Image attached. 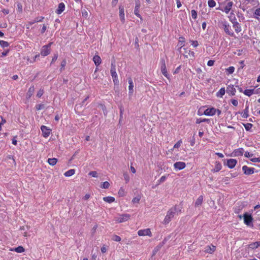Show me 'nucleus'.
<instances>
[{"mask_svg":"<svg viewBox=\"0 0 260 260\" xmlns=\"http://www.w3.org/2000/svg\"><path fill=\"white\" fill-rule=\"evenodd\" d=\"M237 162V161L235 159L231 158L227 160V166L229 168L232 169L234 168Z\"/></svg>","mask_w":260,"mask_h":260,"instance_id":"nucleus-18","label":"nucleus"},{"mask_svg":"<svg viewBox=\"0 0 260 260\" xmlns=\"http://www.w3.org/2000/svg\"><path fill=\"white\" fill-rule=\"evenodd\" d=\"M242 170L245 175H249L254 173V169L253 168H249L246 166L242 167Z\"/></svg>","mask_w":260,"mask_h":260,"instance_id":"nucleus-13","label":"nucleus"},{"mask_svg":"<svg viewBox=\"0 0 260 260\" xmlns=\"http://www.w3.org/2000/svg\"><path fill=\"white\" fill-rule=\"evenodd\" d=\"M138 234L139 236H152V234L149 229L144 230H141L138 232Z\"/></svg>","mask_w":260,"mask_h":260,"instance_id":"nucleus-8","label":"nucleus"},{"mask_svg":"<svg viewBox=\"0 0 260 260\" xmlns=\"http://www.w3.org/2000/svg\"><path fill=\"white\" fill-rule=\"evenodd\" d=\"M160 69L161 73L164 76H165L167 79H170V75L168 74L167 68L166 66L165 60L163 58L160 59Z\"/></svg>","mask_w":260,"mask_h":260,"instance_id":"nucleus-5","label":"nucleus"},{"mask_svg":"<svg viewBox=\"0 0 260 260\" xmlns=\"http://www.w3.org/2000/svg\"><path fill=\"white\" fill-rule=\"evenodd\" d=\"M41 129L44 137L47 138L49 136L51 129L48 128L47 126L45 125H42L41 127Z\"/></svg>","mask_w":260,"mask_h":260,"instance_id":"nucleus-11","label":"nucleus"},{"mask_svg":"<svg viewBox=\"0 0 260 260\" xmlns=\"http://www.w3.org/2000/svg\"><path fill=\"white\" fill-rule=\"evenodd\" d=\"M231 102V103L235 106H237L238 104V102L237 100L232 99Z\"/></svg>","mask_w":260,"mask_h":260,"instance_id":"nucleus-58","label":"nucleus"},{"mask_svg":"<svg viewBox=\"0 0 260 260\" xmlns=\"http://www.w3.org/2000/svg\"><path fill=\"white\" fill-rule=\"evenodd\" d=\"M216 113V109L212 107L205 110L204 114L207 116H213Z\"/></svg>","mask_w":260,"mask_h":260,"instance_id":"nucleus-10","label":"nucleus"},{"mask_svg":"<svg viewBox=\"0 0 260 260\" xmlns=\"http://www.w3.org/2000/svg\"><path fill=\"white\" fill-rule=\"evenodd\" d=\"M182 143V141L181 140H179L178 141L174 146V148H179L180 145H181V144Z\"/></svg>","mask_w":260,"mask_h":260,"instance_id":"nucleus-56","label":"nucleus"},{"mask_svg":"<svg viewBox=\"0 0 260 260\" xmlns=\"http://www.w3.org/2000/svg\"><path fill=\"white\" fill-rule=\"evenodd\" d=\"M244 152V150L242 148H240L235 149L232 153V156H240L243 155Z\"/></svg>","mask_w":260,"mask_h":260,"instance_id":"nucleus-16","label":"nucleus"},{"mask_svg":"<svg viewBox=\"0 0 260 260\" xmlns=\"http://www.w3.org/2000/svg\"><path fill=\"white\" fill-rule=\"evenodd\" d=\"M186 164L183 161H177L174 164V167L176 170H181L185 168Z\"/></svg>","mask_w":260,"mask_h":260,"instance_id":"nucleus-9","label":"nucleus"},{"mask_svg":"<svg viewBox=\"0 0 260 260\" xmlns=\"http://www.w3.org/2000/svg\"><path fill=\"white\" fill-rule=\"evenodd\" d=\"M103 200L106 202L111 203L114 202L115 198L113 197H106L103 198Z\"/></svg>","mask_w":260,"mask_h":260,"instance_id":"nucleus-34","label":"nucleus"},{"mask_svg":"<svg viewBox=\"0 0 260 260\" xmlns=\"http://www.w3.org/2000/svg\"><path fill=\"white\" fill-rule=\"evenodd\" d=\"M244 222L245 224L249 226H253L252 220L253 218L251 214L245 213L243 215Z\"/></svg>","mask_w":260,"mask_h":260,"instance_id":"nucleus-6","label":"nucleus"},{"mask_svg":"<svg viewBox=\"0 0 260 260\" xmlns=\"http://www.w3.org/2000/svg\"><path fill=\"white\" fill-rule=\"evenodd\" d=\"M141 199V197L139 196H138L135 198H134L132 200V203L133 204H136V203H139V202H140V200Z\"/></svg>","mask_w":260,"mask_h":260,"instance_id":"nucleus-42","label":"nucleus"},{"mask_svg":"<svg viewBox=\"0 0 260 260\" xmlns=\"http://www.w3.org/2000/svg\"><path fill=\"white\" fill-rule=\"evenodd\" d=\"M166 179V177L165 176H162L160 177V178L157 181L158 184H160L161 183L164 182Z\"/></svg>","mask_w":260,"mask_h":260,"instance_id":"nucleus-53","label":"nucleus"},{"mask_svg":"<svg viewBox=\"0 0 260 260\" xmlns=\"http://www.w3.org/2000/svg\"><path fill=\"white\" fill-rule=\"evenodd\" d=\"M233 5V2L232 1H229L227 3L223 9H220V10L224 12L226 14H228L231 11Z\"/></svg>","mask_w":260,"mask_h":260,"instance_id":"nucleus-12","label":"nucleus"},{"mask_svg":"<svg viewBox=\"0 0 260 260\" xmlns=\"http://www.w3.org/2000/svg\"><path fill=\"white\" fill-rule=\"evenodd\" d=\"M111 75L112 77L113 82L115 85H118L119 83V80L118 79L117 74L116 72V66L114 63H112L111 66L110 70Z\"/></svg>","mask_w":260,"mask_h":260,"instance_id":"nucleus-2","label":"nucleus"},{"mask_svg":"<svg viewBox=\"0 0 260 260\" xmlns=\"http://www.w3.org/2000/svg\"><path fill=\"white\" fill-rule=\"evenodd\" d=\"M215 250H216V247L213 245H210L207 246L205 248L204 251L206 253L211 254V253H213L215 251Z\"/></svg>","mask_w":260,"mask_h":260,"instance_id":"nucleus-19","label":"nucleus"},{"mask_svg":"<svg viewBox=\"0 0 260 260\" xmlns=\"http://www.w3.org/2000/svg\"><path fill=\"white\" fill-rule=\"evenodd\" d=\"M236 91L234 88V85H229L226 88V92L230 95H234Z\"/></svg>","mask_w":260,"mask_h":260,"instance_id":"nucleus-17","label":"nucleus"},{"mask_svg":"<svg viewBox=\"0 0 260 260\" xmlns=\"http://www.w3.org/2000/svg\"><path fill=\"white\" fill-rule=\"evenodd\" d=\"M66 63H67V62L65 59H64L62 61V62H61V64H60V66H61L60 70H62V69H64V67L66 65Z\"/></svg>","mask_w":260,"mask_h":260,"instance_id":"nucleus-57","label":"nucleus"},{"mask_svg":"<svg viewBox=\"0 0 260 260\" xmlns=\"http://www.w3.org/2000/svg\"><path fill=\"white\" fill-rule=\"evenodd\" d=\"M184 43H185V39L183 37H180L179 40V45L180 46L179 47V51L180 52H182V49L183 48H182L184 46Z\"/></svg>","mask_w":260,"mask_h":260,"instance_id":"nucleus-29","label":"nucleus"},{"mask_svg":"<svg viewBox=\"0 0 260 260\" xmlns=\"http://www.w3.org/2000/svg\"><path fill=\"white\" fill-rule=\"evenodd\" d=\"M35 91V87L34 85H32L29 87L28 90L27 92L26 96L27 98H30L33 94Z\"/></svg>","mask_w":260,"mask_h":260,"instance_id":"nucleus-28","label":"nucleus"},{"mask_svg":"<svg viewBox=\"0 0 260 260\" xmlns=\"http://www.w3.org/2000/svg\"><path fill=\"white\" fill-rule=\"evenodd\" d=\"M52 44V43L50 42L47 45H44L42 47L40 53L42 56L44 57L47 56L50 53V47Z\"/></svg>","mask_w":260,"mask_h":260,"instance_id":"nucleus-3","label":"nucleus"},{"mask_svg":"<svg viewBox=\"0 0 260 260\" xmlns=\"http://www.w3.org/2000/svg\"><path fill=\"white\" fill-rule=\"evenodd\" d=\"M254 14L258 16H260V8H257L255 10Z\"/></svg>","mask_w":260,"mask_h":260,"instance_id":"nucleus-63","label":"nucleus"},{"mask_svg":"<svg viewBox=\"0 0 260 260\" xmlns=\"http://www.w3.org/2000/svg\"><path fill=\"white\" fill-rule=\"evenodd\" d=\"M210 121V120L209 119H206V118H204V119H201V118H199V119H197V121H196V123H200L201 122H207L208 123H209Z\"/></svg>","mask_w":260,"mask_h":260,"instance_id":"nucleus-41","label":"nucleus"},{"mask_svg":"<svg viewBox=\"0 0 260 260\" xmlns=\"http://www.w3.org/2000/svg\"><path fill=\"white\" fill-rule=\"evenodd\" d=\"M75 173V170L74 169H70L68 171L66 172L64 175L66 177H70L73 175Z\"/></svg>","mask_w":260,"mask_h":260,"instance_id":"nucleus-33","label":"nucleus"},{"mask_svg":"<svg viewBox=\"0 0 260 260\" xmlns=\"http://www.w3.org/2000/svg\"><path fill=\"white\" fill-rule=\"evenodd\" d=\"M190 42L191 43V44L194 47H197L199 45L198 42L197 41H192L190 40Z\"/></svg>","mask_w":260,"mask_h":260,"instance_id":"nucleus-50","label":"nucleus"},{"mask_svg":"<svg viewBox=\"0 0 260 260\" xmlns=\"http://www.w3.org/2000/svg\"><path fill=\"white\" fill-rule=\"evenodd\" d=\"M208 4L209 7L213 8L216 5V3L214 0H209Z\"/></svg>","mask_w":260,"mask_h":260,"instance_id":"nucleus-40","label":"nucleus"},{"mask_svg":"<svg viewBox=\"0 0 260 260\" xmlns=\"http://www.w3.org/2000/svg\"><path fill=\"white\" fill-rule=\"evenodd\" d=\"M253 154L252 153H249V152H245V153H244V156L246 157H251L253 156Z\"/></svg>","mask_w":260,"mask_h":260,"instance_id":"nucleus-60","label":"nucleus"},{"mask_svg":"<svg viewBox=\"0 0 260 260\" xmlns=\"http://www.w3.org/2000/svg\"><path fill=\"white\" fill-rule=\"evenodd\" d=\"M233 26L235 28V30L237 33L240 32L242 30L241 25L238 22L233 23Z\"/></svg>","mask_w":260,"mask_h":260,"instance_id":"nucleus-26","label":"nucleus"},{"mask_svg":"<svg viewBox=\"0 0 260 260\" xmlns=\"http://www.w3.org/2000/svg\"><path fill=\"white\" fill-rule=\"evenodd\" d=\"M203 197L202 196H199L196 201L195 206H199L201 205V204L203 203Z\"/></svg>","mask_w":260,"mask_h":260,"instance_id":"nucleus-32","label":"nucleus"},{"mask_svg":"<svg viewBox=\"0 0 260 260\" xmlns=\"http://www.w3.org/2000/svg\"><path fill=\"white\" fill-rule=\"evenodd\" d=\"M243 126H244V127L246 131H249L251 129L253 125L250 123H244Z\"/></svg>","mask_w":260,"mask_h":260,"instance_id":"nucleus-39","label":"nucleus"},{"mask_svg":"<svg viewBox=\"0 0 260 260\" xmlns=\"http://www.w3.org/2000/svg\"><path fill=\"white\" fill-rule=\"evenodd\" d=\"M226 70L229 74H232L235 71V68L233 66H231L226 69Z\"/></svg>","mask_w":260,"mask_h":260,"instance_id":"nucleus-43","label":"nucleus"},{"mask_svg":"<svg viewBox=\"0 0 260 260\" xmlns=\"http://www.w3.org/2000/svg\"><path fill=\"white\" fill-rule=\"evenodd\" d=\"M112 239L113 241H116V242H119L121 241V238L119 236H117L116 235H114L112 236Z\"/></svg>","mask_w":260,"mask_h":260,"instance_id":"nucleus-44","label":"nucleus"},{"mask_svg":"<svg viewBox=\"0 0 260 260\" xmlns=\"http://www.w3.org/2000/svg\"><path fill=\"white\" fill-rule=\"evenodd\" d=\"M57 161V159L55 158H48L47 160V162L49 163V164L51 166L55 165Z\"/></svg>","mask_w":260,"mask_h":260,"instance_id":"nucleus-35","label":"nucleus"},{"mask_svg":"<svg viewBox=\"0 0 260 260\" xmlns=\"http://www.w3.org/2000/svg\"><path fill=\"white\" fill-rule=\"evenodd\" d=\"M182 208V207L180 205H176L169 209L167 212L162 223L168 224L176 215H178L181 213Z\"/></svg>","mask_w":260,"mask_h":260,"instance_id":"nucleus-1","label":"nucleus"},{"mask_svg":"<svg viewBox=\"0 0 260 260\" xmlns=\"http://www.w3.org/2000/svg\"><path fill=\"white\" fill-rule=\"evenodd\" d=\"M214 63V60H209L207 62V65L209 67H211L213 66Z\"/></svg>","mask_w":260,"mask_h":260,"instance_id":"nucleus-62","label":"nucleus"},{"mask_svg":"<svg viewBox=\"0 0 260 260\" xmlns=\"http://www.w3.org/2000/svg\"><path fill=\"white\" fill-rule=\"evenodd\" d=\"M65 9V5L63 3L59 4L57 9L55 12L57 14H60Z\"/></svg>","mask_w":260,"mask_h":260,"instance_id":"nucleus-21","label":"nucleus"},{"mask_svg":"<svg viewBox=\"0 0 260 260\" xmlns=\"http://www.w3.org/2000/svg\"><path fill=\"white\" fill-rule=\"evenodd\" d=\"M249 105L248 102L246 103V107L244 111L242 112H239V113L242 115V117L246 118L249 116Z\"/></svg>","mask_w":260,"mask_h":260,"instance_id":"nucleus-15","label":"nucleus"},{"mask_svg":"<svg viewBox=\"0 0 260 260\" xmlns=\"http://www.w3.org/2000/svg\"><path fill=\"white\" fill-rule=\"evenodd\" d=\"M110 186V184L108 182L105 181L101 185V187L103 188H108Z\"/></svg>","mask_w":260,"mask_h":260,"instance_id":"nucleus-45","label":"nucleus"},{"mask_svg":"<svg viewBox=\"0 0 260 260\" xmlns=\"http://www.w3.org/2000/svg\"><path fill=\"white\" fill-rule=\"evenodd\" d=\"M44 93L43 89H40L37 92V96L38 98H41Z\"/></svg>","mask_w":260,"mask_h":260,"instance_id":"nucleus-48","label":"nucleus"},{"mask_svg":"<svg viewBox=\"0 0 260 260\" xmlns=\"http://www.w3.org/2000/svg\"><path fill=\"white\" fill-rule=\"evenodd\" d=\"M191 17L193 19H196L197 18V13L194 10H192L191 11Z\"/></svg>","mask_w":260,"mask_h":260,"instance_id":"nucleus-47","label":"nucleus"},{"mask_svg":"<svg viewBox=\"0 0 260 260\" xmlns=\"http://www.w3.org/2000/svg\"><path fill=\"white\" fill-rule=\"evenodd\" d=\"M44 19V17L43 16L38 17L35 19V22H42Z\"/></svg>","mask_w":260,"mask_h":260,"instance_id":"nucleus-51","label":"nucleus"},{"mask_svg":"<svg viewBox=\"0 0 260 260\" xmlns=\"http://www.w3.org/2000/svg\"><path fill=\"white\" fill-rule=\"evenodd\" d=\"M229 18L230 21L232 23L237 22V19L235 16V14L233 12L230 13V16H229Z\"/></svg>","mask_w":260,"mask_h":260,"instance_id":"nucleus-31","label":"nucleus"},{"mask_svg":"<svg viewBox=\"0 0 260 260\" xmlns=\"http://www.w3.org/2000/svg\"><path fill=\"white\" fill-rule=\"evenodd\" d=\"M182 49L184 51L182 54L185 57L187 58L188 55L194 56V52L190 51L187 48H183Z\"/></svg>","mask_w":260,"mask_h":260,"instance_id":"nucleus-20","label":"nucleus"},{"mask_svg":"<svg viewBox=\"0 0 260 260\" xmlns=\"http://www.w3.org/2000/svg\"><path fill=\"white\" fill-rule=\"evenodd\" d=\"M45 108V106L43 104H38L36 106V109L37 110L39 111Z\"/></svg>","mask_w":260,"mask_h":260,"instance_id":"nucleus-46","label":"nucleus"},{"mask_svg":"<svg viewBox=\"0 0 260 260\" xmlns=\"http://www.w3.org/2000/svg\"><path fill=\"white\" fill-rule=\"evenodd\" d=\"M243 93L246 95L250 96L254 93V89H246L244 91Z\"/></svg>","mask_w":260,"mask_h":260,"instance_id":"nucleus-36","label":"nucleus"},{"mask_svg":"<svg viewBox=\"0 0 260 260\" xmlns=\"http://www.w3.org/2000/svg\"><path fill=\"white\" fill-rule=\"evenodd\" d=\"M223 28L225 31V32L231 36L233 37L234 36V32L232 30L231 28V26L229 24V23L226 21H224L222 22Z\"/></svg>","mask_w":260,"mask_h":260,"instance_id":"nucleus-4","label":"nucleus"},{"mask_svg":"<svg viewBox=\"0 0 260 260\" xmlns=\"http://www.w3.org/2000/svg\"><path fill=\"white\" fill-rule=\"evenodd\" d=\"M224 94H225V89H224V88H221L217 92L216 95L218 97H222Z\"/></svg>","mask_w":260,"mask_h":260,"instance_id":"nucleus-37","label":"nucleus"},{"mask_svg":"<svg viewBox=\"0 0 260 260\" xmlns=\"http://www.w3.org/2000/svg\"><path fill=\"white\" fill-rule=\"evenodd\" d=\"M57 58H58V54L57 53L54 54V56L52 59L51 63H53L54 62H55L57 60Z\"/></svg>","mask_w":260,"mask_h":260,"instance_id":"nucleus-55","label":"nucleus"},{"mask_svg":"<svg viewBox=\"0 0 260 260\" xmlns=\"http://www.w3.org/2000/svg\"><path fill=\"white\" fill-rule=\"evenodd\" d=\"M24 248L21 246H19L16 248L11 249V251H14L17 253H22L24 252Z\"/></svg>","mask_w":260,"mask_h":260,"instance_id":"nucleus-30","label":"nucleus"},{"mask_svg":"<svg viewBox=\"0 0 260 260\" xmlns=\"http://www.w3.org/2000/svg\"><path fill=\"white\" fill-rule=\"evenodd\" d=\"M88 175L93 177H98V173L96 171H91L89 173Z\"/></svg>","mask_w":260,"mask_h":260,"instance_id":"nucleus-49","label":"nucleus"},{"mask_svg":"<svg viewBox=\"0 0 260 260\" xmlns=\"http://www.w3.org/2000/svg\"><path fill=\"white\" fill-rule=\"evenodd\" d=\"M118 194L120 196L123 197L124 196V189L122 188H120V190L118 191Z\"/></svg>","mask_w":260,"mask_h":260,"instance_id":"nucleus-59","label":"nucleus"},{"mask_svg":"<svg viewBox=\"0 0 260 260\" xmlns=\"http://www.w3.org/2000/svg\"><path fill=\"white\" fill-rule=\"evenodd\" d=\"M17 7H18V9L19 12L22 11V6L20 3L17 4Z\"/></svg>","mask_w":260,"mask_h":260,"instance_id":"nucleus-64","label":"nucleus"},{"mask_svg":"<svg viewBox=\"0 0 260 260\" xmlns=\"http://www.w3.org/2000/svg\"><path fill=\"white\" fill-rule=\"evenodd\" d=\"M0 46L3 48L8 47L9 46V43L5 41H0Z\"/></svg>","mask_w":260,"mask_h":260,"instance_id":"nucleus-38","label":"nucleus"},{"mask_svg":"<svg viewBox=\"0 0 260 260\" xmlns=\"http://www.w3.org/2000/svg\"><path fill=\"white\" fill-rule=\"evenodd\" d=\"M129 86H128V90H129V94L130 95H132L134 92V84L133 80L131 78H129L128 80Z\"/></svg>","mask_w":260,"mask_h":260,"instance_id":"nucleus-22","label":"nucleus"},{"mask_svg":"<svg viewBox=\"0 0 260 260\" xmlns=\"http://www.w3.org/2000/svg\"><path fill=\"white\" fill-rule=\"evenodd\" d=\"M250 160L254 162H260V157H253L250 159Z\"/></svg>","mask_w":260,"mask_h":260,"instance_id":"nucleus-52","label":"nucleus"},{"mask_svg":"<svg viewBox=\"0 0 260 260\" xmlns=\"http://www.w3.org/2000/svg\"><path fill=\"white\" fill-rule=\"evenodd\" d=\"M258 247H260V241L252 242L248 245L249 248L251 249H255Z\"/></svg>","mask_w":260,"mask_h":260,"instance_id":"nucleus-23","label":"nucleus"},{"mask_svg":"<svg viewBox=\"0 0 260 260\" xmlns=\"http://www.w3.org/2000/svg\"><path fill=\"white\" fill-rule=\"evenodd\" d=\"M82 15L84 17L87 18V17L88 16V12H87L86 10H83L82 11Z\"/></svg>","mask_w":260,"mask_h":260,"instance_id":"nucleus-61","label":"nucleus"},{"mask_svg":"<svg viewBox=\"0 0 260 260\" xmlns=\"http://www.w3.org/2000/svg\"><path fill=\"white\" fill-rule=\"evenodd\" d=\"M93 61L96 66H99L101 63V58L99 55H95L93 57Z\"/></svg>","mask_w":260,"mask_h":260,"instance_id":"nucleus-27","label":"nucleus"},{"mask_svg":"<svg viewBox=\"0 0 260 260\" xmlns=\"http://www.w3.org/2000/svg\"><path fill=\"white\" fill-rule=\"evenodd\" d=\"M141 6V3L139 0L136 1V6L135 8L134 13L139 18H141V16L139 13V8Z\"/></svg>","mask_w":260,"mask_h":260,"instance_id":"nucleus-14","label":"nucleus"},{"mask_svg":"<svg viewBox=\"0 0 260 260\" xmlns=\"http://www.w3.org/2000/svg\"><path fill=\"white\" fill-rule=\"evenodd\" d=\"M222 168L221 164L218 161H216L215 168L211 170L212 172H217L219 171Z\"/></svg>","mask_w":260,"mask_h":260,"instance_id":"nucleus-24","label":"nucleus"},{"mask_svg":"<svg viewBox=\"0 0 260 260\" xmlns=\"http://www.w3.org/2000/svg\"><path fill=\"white\" fill-rule=\"evenodd\" d=\"M124 179L125 182L127 183L129 181V175L127 173H124L123 174Z\"/></svg>","mask_w":260,"mask_h":260,"instance_id":"nucleus-54","label":"nucleus"},{"mask_svg":"<svg viewBox=\"0 0 260 260\" xmlns=\"http://www.w3.org/2000/svg\"><path fill=\"white\" fill-rule=\"evenodd\" d=\"M131 215L128 214H120L115 217V221L118 223H121L127 221L130 218Z\"/></svg>","mask_w":260,"mask_h":260,"instance_id":"nucleus-7","label":"nucleus"},{"mask_svg":"<svg viewBox=\"0 0 260 260\" xmlns=\"http://www.w3.org/2000/svg\"><path fill=\"white\" fill-rule=\"evenodd\" d=\"M119 17L121 21L123 23L124 22V11L123 7H119Z\"/></svg>","mask_w":260,"mask_h":260,"instance_id":"nucleus-25","label":"nucleus"}]
</instances>
